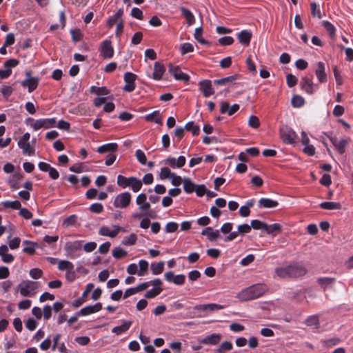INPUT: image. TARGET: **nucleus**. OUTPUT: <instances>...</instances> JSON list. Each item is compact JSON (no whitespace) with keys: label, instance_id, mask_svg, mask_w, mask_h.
<instances>
[{"label":"nucleus","instance_id":"4d7b16f0","mask_svg":"<svg viewBox=\"0 0 353 353\" xmlns=\"http://www.w3.org/2000/svg\"><path fill=\"white\" fill-rule=\"evenodd\" d=\"M135 157L137 159V161L141 164V165H145L147 163V158L145 154V153L140 149H138L136 150L135 152Z\"/></svg>","mask_w":353,"mask_h":353},{"label":"nucleus","instance_id":"1a4fd4ad","mask_svg":"<svg viewBox=\"0 0 353 353\" xmlns=\"http://www.w3.org/2000/svg\"><path fill=\"white\" fill-rule=\"evenodd\" d=\"M99 52L104 59H110L114 56V48L110 39H105L101 43Z\"/></svg>","mask_w":353,"mask_h":353},{"label":"nucleus","instance_id":"2eb2a0df","mask_svg":"<svg viewBox=\"0 0 353 353\" xmlns=\"http://www.w3.org/2000/svg\"><path fill=\"white\" fill-rule=\"evenodd\" d=\"M169 73L177 81L187 82L190 80V76L187 73L182 72L178 66L170 67Z\"/></svg>","mask_w":353,"mask_h":353},{"label":"nucleus","instance_id":"423d86ee","mask_svg":"<svg viewBox=\"0 0 353 353\" xmlns=\"http://www.w3.org/2000/svg\"><path fill=\"white\" fill-rule=\"evenodd\" d=\"M280 136L283 143L294 144L296 134L291 128L283 125L280 128Z\"/></svg>","mask_w":353,"mask_h":353},{"label":"nucleus","instance_id":"4c0bfd02","mask_svg":"<svg viewBox=\"0 0 353 353\" xmlns=\"http://www.w3.org/2000/svg\"><path fill=\"white\" fill-rule=\"evenodd\" d=\"M164 261H159L157 263H152L150 269L153 274L158 275L163 272L164 268Z\"/></svg>","mask_w":353,"mask_h":353},{"label":"nucleus","instance_id":"9b49d317","mask_svg":"<svg viewBox=\"0 0 353 353\" xmlns=\"http://www.w3.org/2000/svg\"><path fill=\"white\" fill-rule=\"evenodd\" d=\"M301 87L308 94H312L316 90V86L312 81V75L302 77Z\"/></svg>","mask_w":353,"mask_h":353},{"label":"nucleus","instance_id":"6ab92c4d","mask_svg":"<svg viewBox=\"0 0 353 353\" xmlns=\"http://www.w3.org/2000/svg\"><path fill=\"white\" fill-rule=\"evenodd\" d=\"M252 36V34L251 31L248 30H243L236 34L239 42L245 46H248L250 45Z\"/></svg>","mask_w":353,"mask_h":353},{"label":"nucleus","instance_id":"9d476101","mask_svg":"<svg viewBox=\"0 0 353 353\" xmlns=\"http://www.w3.org/2000/svg\"><path fill=\"white\" fill-rule=\"evenodd\" d=\"M137 77V76L131 72H127L124 74L123 80L125 83L123 88L124 92H132L135 90Z\"/></svg>","mask_w":353,"mask_h":353},{"label":"nucleus","instance_id":"79ce46f5","mask_svg":"<svg viewBox=\"0 0 353 353\" xmlns=\"http://www.w3.org/2000/svg\"><path fill=\"white\" fill-rule=\"evenodd\" d=\"M112 254L114 258L120 259L126 256L128 252L120 247H115L113 248Z\"/></svg>","mask_w":353,"mask_h":353},{"label":"nucleus","instance_id":"b1692460","mask_svg":"<svg viewBox=\"0 0 353 353\" xmlns=\"http://www.w3.org/2000/svg\"><path fill=\"white\" fill-rule=\"evenodd\" d=\"M258 205L260 208H273L278 206L279 203L272 199L261 198L259 199Z\"/></svg>","mask_w":353,"mask_h":353},{"label":"nucleus","instance_id":"39448f33","mask_svg":"<svg viewBox=\"0 0 353 353\" xmlns=\"http://www.w3.org/2000/svg\"><path fill=\"white\" fill-rule=\"evenodd\" d=\"M83 243L82 240L66 242L64 246L66 256L72 259L79 257L82 254Z\"/></svg>","mask_w":353,"mask_h":353},{"label":"nucleus","instance_id":"c03bdc74","mask_svg":"<svg viewBox=\"0 0 353 353\" xmlns=\"http://www.w3.org/2000/svg\"><path fill=\"white\" fill-rule=\"evenodd\" d=\"M288 265L285 267H279L275 268V273L281 278H290Z\"/></svg>","mask_w":353,"mask_h":353},{"label":"nucleus","instance_id":"052dcab7","mask_svg":"<svg viewBox=\"0 0 353 353\" xmlns=\"http://www.w3.org/2000/svg\"><path fill=\"white\" fill-rule=\"evenodd\" d=\"M29 275L33 279H39L42 276L43 271L39 268H32L29 271Z\"/></svg>","mask_w":353,"mask_h":353},{"label":"nucleus","instance_id":"4468645a","mask_svg":"<svg viewBox=\"0 0 353 353\" xmlns=\"http://www.w3.org/2000/svg\"><path fill=\"white\" fill-rule=\"evenodd\" d=\"M199 90L205 97H209L214 94V90L212 81L209 79H203L199 82Z\"/></svg>","mask_w":353,"mask_h":353},{"label":"nucleus","instance_id":"f8f14e48","mask_svg":"<svg viewBox=\"0 0 353 353\" xmlns=\"http://www.w3.org/2000/svg\"><path fill=\"white\" fill-rule=\"evenodd\" d=\"M165 279L169 283H173L176 285H182L185 281V276L183 274L174 275L172 271H169L164 274Z\"/></svg>","mask_w":353,"mask_h":353},{"label":"nucleus","instance_id":"72a5a7b5","mask_svg":"<svg viewBox=\"0 0 353 353\" xmlns=\"http://www.w3.org/2000/svg\"><path fill=\"white\" fill-rule=\"evenodd\" d=\"M281 225L279 223H273L272 225H268L266 223L265 232L268 234L275 236L281 232Z\"/></svg>","mask_w":353,"mask_h":353},{"label":"nucleus","instance_id":"7ed1b4c3","mask_svg":"<svg viewBox=\"0 0 353 353\" xmlns=\"http://www.w3.org/2000/svg\"><path fill=\"white\" fill-rule=\"evenodd\" d=\"M117 184L123 189L130 188L134 192H139L142 188V181L135 176L126 177L123 175H118Z\"/></svg>","mask_w":353,"mask_h":353},{"label":"nucleus","instance_id":"8fccbe9b","mask_svg":"<svg viewBox=\"0 0 353 353\" xmlns=\"http://www.w3.org/2000/svg\"><path fill=\"white\" fill-rule=\"evenodd\" d=\"M203 29L201 27L196 28L194 31L195 39L201 44H207L208 42L202 37Z\"/></svg>","mask_w":353,"mask_h":353},{"label":"nucleus","instance_id":"bf43d9fd","mask_svg":"<svg viewBox=\"0 0 353 353\" xmlns=\"http://www.w3.org/2000/svg\"><path fill=\"white\" fill-rule=\"evenodd\" d=\"M236 79L235 76H229L225 78H222L220 79H216L214 81V83L216 85H225L228 83H232L233 81Z\"/></svg>","mask_w":353,"mask_h":353},{"label":"nucleus","instance_id":"0e129e2a","mask_svg":"<svg viewBox=\"0 0 353 353\" xmlns=\"http://www.w3.org/2000/svg\"><path fill=\"white\" fill-rule=\"evenodd\" d=\"M77 216L75 214H72L64 219L63 225L65 227L74 225L77 221Z\"/></svg>","mask_w":353,"mask_h":353},{"label":"nucleus","instance_id":"a878e982","mask_svg":"<svg viewBox=\"0 0 353 353\" xmlns=\"http://www.w3.org/2000/svg\"><path fill=\"white\" fill-rule=\"evenodd\" d=\"M180 10L182 16L185 17L188 26H191L195 23V17L190 10L186 8L181 7Z\"/></svg>","mask_w":353,"mask_h":353},{"label":"nucleus","instance_id":"13d9d810","mask_svg":"<svg viewBox=\"0 0 353 353\" xmlns=\"http://www.w3.org/2000/svg\"><path fill=\"white\" fill-rule=\"evenodd\" d=\"M218 41L221 46H225L232 45L234 43V39L232 37L225 36L219 38Z\"/></svg>","mask_w":353,"mask_h":353},{"label":"nucleus","instance_id":"f704fd0d","mask_svg":"<svg viewBox=\"0 0 353 353\" xmlns=\"http://www.w3.org/2000/svg\"><path fill=\"white\" fill-rule=\"evenodd\" d=\"M74 268V264L68 260H60L58 263V269L61 271H71Z\"/></svg>","mask_w":353,"mask_h":353},{"label":"nucleus","instance_id":"c756f323","mask_svg":"<svg viewBox=\"0 0 353 353\" xmlns=\"http://www.w3.org/2000/svg\"><path fill=\"white\" fill-rule=\"evenodd\" d=\"M305 323L308 327H313L319 329L320 327V322L319 316L316 314L310 315L305 321Z\"/></svg>","mask_w":353,"mask_h":353},{"label":"nucleus","instance_id":"7c9ffc66","mask_svg":"<svg viewBox=\"0 0 353 353\" xmlns=\"http://www.w3.org/2000/svg\"><path fill=\"white\" fill-rule=\"evenodd\" d=\"M319 207L324 210H340L341 208V205L338 202L324 201L319 204Z\"/></svg>","mask_w":353,"mask_h":353},{"label":"nucleus","instance_id":"20e7f679","mask_svg":"<svg viewBox=\"0 0 353 353\" xmlns=\"http://www.w3.org/2000/svg\"><path fill=\"white\" fill-rule=\"evenodd\" d=\"M40 287V283L30 280H24L18 285V290L23 296H33Z\"/></svg>","mask_w":353,"mask_h":353},{"label":"nucleus","instance_id":"680f3d73","mask_svg":"<svg viewBox=\"0 0 353 353\" xmlns=\"http://www.w3.org/2000/svg\"><path fill=\"white\" fill-rule=\"evenodd\" d=\"M13 92V89L11 85H3L1 89V93L4 98L8 99Z\"/></svg>","mask_w":353,"mask_h":353},{"label":"nucleus","instance_id":"37998d69","mask_svg":"<svg viewBox=\"0 0 353 353\" xmlns=\"http://www.w3.org/2000/svg\"><path fill=\"white\" fill-rule=\"evenodd\" d=\"M185 129L188 131H191L193 136L198 135L200 132L199 125H194L193 121L188 122L185 125Z\"/></svg>","mask_w":353,"mask_h":353},{"label":"nucleus","instance_id":"f3484780","mask_svg":"<svg viewBox=\"0 0 353 353\" xmlns=\"http://www.w3.org/2000/svg\"><path fill=\"white\" fill-rule=\"evenodd\" d=\"M239 105L234 103L230 105L227 101L223 102L221 104L220 112L221 114H227L229 116L233 115L239 110Z\"/></svg>","mask_w":353,"mask_h":353},{"label":"nucleus","instance_id":"5fc2aeb1","mask_svg":"<svg viewBox=\"0 0 353 353\" xmlns=\"http://www.w3.org/2000/svg\"><path fill=\"white\" fill-rule=\"evenodd\" d=\"M139 270L138 272V275L142 276L145 274V272L148 268V263L147 261L141 259L139 261Z\"/></svg>","mask_w":353,"mask_h":353},{"label":"nucleus","instance_id":"a211bd4d","mask_svg":"<svg viewBox=\"0 0 353 353\" xmlns=\"http://www.w3.org/2000/svg\"><path fill=\"white\" fill-rule=\"evenodd\" d=\"M290 278L300 277L306 274V269L301 265L295 264L288 265Z\"/></svg>","mask_w":353,"mask_h":353},{"label":"nucleus","instance_id":"de8ad7c7","mask_svg":"<svg viewBox=\"0 0 353 353\" xmlns=\"http://www.w3.org/2000/svg\"><path fill=\"white\" fill-rule=\"evenodd\" d=\"M233 345L230 341L223 342L219 348L215 350L216 353H223V351H230L232 349Z\"/></svg>","mask_w":353,"mask_h":353},{"label":"nucleus","instance_id":"603ef678","mask_svg":"<svg viewBox=\"0 0 353 353\" xmlns=\"http://www.w3.org/2000/svg\"><path fill=\"white\" fill-rule=\"evenodd\" d=\"M251 227L254 230H262L265 231L266 228V223L258 219H254L251 221Z\"/></svg>","mask_w":353,"mask_h":353},{"label":"nucleus","instance_id":"5701e85b","mask_svg":"<svg viewBox=\"0 0 353 353\" xmlns=\"http://www.w3.org/2000/svg\"><path fill=\"white\" fill-rule=\"evenodd\" d=\"M118 150V144L117 143H108L98 147L97 152L99 154L106 152H114Z\"/></svg>","mask_w":353,"mask_h":353},{"label":"nucleus","instance_id":"6e6d98bb","mask_svg":"<svg viewBox=\"0 0 353 353\" xmlns=\"http://www.w3.org/2000/svg\"><path fill=\"white\" fill-rule=\"evenodd\" d=\"M181 53L182 55L192 52L194 51V46L190 43H183L180 47Z\"/></svg>","mask_w":353,"mask_h":353},{"label":"nucleus","instance_id":"f03ea898","mask_svg":"<svg viewBox=\"0 0 353 353\" xmlns=\"http://www.w3.org/2000/svg\"><path fill=\"white\" fill-rule=\"evenodd\" d=\"M56 118H42L34 119L32 117H27L25 123L33 130L37 131L40 129H49L56 126Z\"/></svg>","mask_w":353,"mask_h":353},{"label":"nucleus","instance_id":"a18cd8bd","mask_svg":"<svg viewBox=\"0 0 353 353\" xmlns=\"http://www.w3.org/2000/svg\"><path fill=\"white\" fill-rule=\"evenodd\" d=\"M23 243L26 246L23 248V251L29 255H33L35 253V243L28 241H24Z\"/></svg>","mask_w":353,"mask_h":353},{"label":"nucleus","instance_id":"58836bf2","mask_svg":"<svg viewBox=\"0 0 353 353\" xmlns=\"http://www.w3.org/2000/svg\"><path fill=\"white\" fill-rule=\"evenodd\" d=\"M183 190L186 193L190 194L194 192L196 185L191 181L189 178H185L183 180Z\"/></svg>","mask_w":353,"mask_h":353},{"label":"nucleus","instance_id":"4be33fe9","mask_svg":"<svg viewBox=\"0 0 353 353\" xmlns=\"http://www.w3.org/2000/svg\"><path fill=\"white\" fill-rule=\"evenodd\" d=\"M315 74L320 83H324L327 81V75L325 72V63L323 62L319 61L317 63V68Z\"/></svg>","mask_w":353,"mask_h":353},{"label":"nucleus","instance_id":"0eeeda50","mask_svg":"<svg viewBox=\"0 0 353 353\" xmlns=\"http://www.w3.org/2000/svg\"><path fill=\"white\" fill-rule=\"evenodd\" d=\"M132 195L129 192L119 194L114 199L113 205L116 208H126L130 203Z\"/></svg>","mask_w":353,"mask_h":353},{"label":"nucleus","instance_id":"09e8293b","mask_svg":"<svg viewBox=\"0 0 353 353\" xmlns=\"http://www.w3.org/2000/svg\"><path fill=\"white\" fill-rule=\"evenodd\" d=\"M137 241V236L135 234H131L123 238L122 243L125 245H133Z\"/></svg>","mask_w":353,"mask_h":353},{"label":"nucleus","instance_id":"338daca9","mask_svg":"<svg viewBox=\"0 0 353 353\" xmlns=\"http://www.w3.org/2000/svg\"><path fill=\"white\" fill-rule=\"evenodd\" d=\"M298 82L297 78L292 74H288L286 76V83L288 87L292 88L296 85Z\"/></svg>","mask_w":353,"mask_h":353},{"label":"nucleus","instance_id":"e2e57ef3","mask_svg":"<svg viewBox=\"0 0 353 353\" xmlns=\"http://www.w3.org/2000/svg\"><path fill=\"white\" fill-rule=\"evenodd\" d=\"M162 292L161 288H152L145 294V299H152L158 296Z\"/></svg>","mask_w":353,"mask_h":353},{"label":"nucleus","instance_id":"f257e3e1","mask_svg":"<svg viewBox=\"0 0 353 353\" xmlns=\"http://www.w3.org/2000/svg\"><path fill=\"white\" fill-rule=\"evenodd\" d=\"M267 288L263 284H255L243 289L237 295L241 301H247L257 299L264 294Z\"/></svg>","mask_w":353,"mask_h":353},{"label":"nucleus","instance_id":"864d4df0","mask_svg":"<svg viewBox=\"0 0 353 353\" xmlns=\"http://www.w3.org/2000/svg\"><path fill=\"white\" fill-rule=\"evenodd\" d=\"M204 305H205V308L206 309L207 313L208 312L221 310L225 307V305L217 304V303H208V304H204Z\"/></svg>","mask_w":353,"mask_h":353},{"label":"nucleus","instance_id":"dca6fc26","mask_svg":"<svg viewBox=\"0 0 353 353\" xmlns=\"http://www.w3.org/2000/svg\"><path fill=\"white\" fill-rule=\"evenodd\" d=\"M102 309V303L100 302L96 303L92 305H88L83 308H81L79 311H78V314H80L81 316H88L97 312H99Z\"/></svg>","mask_w":353,"mask_h":353},{"label":"nucleus","instance_id":"c85d7f7f","mask_svg":"<svg viewBox=\"0 0 353 353\" xmlns=\"http://www.w3.org/2000/svg\"><path fill=\"white\" fill-rule=\"evenodd\" d=\"M18 146L23 150V154L29 156H33L35 152L34 148L30 145V142L22 143V141H18Z\"/></svg>","mask_w":353,"mask_h":353},{"label":"nucleus","instance_id":"cd10ccee","mask_svg":"<svg viewBox=\"0 0 353 353\" xmlns=\"http://www.w3.org/2000/svg\"><path fill=\"white\" fill-rule=\"evenodd\" d=\"M202 234L206 235L209 241H213L219 236V231L218 230H213L212 228L208 227L202 231Z\"/></svg>","mask_w":353,"mask_h":353},{"label":"nucleus","instance_id":"ea45409f","mask_svg":"<svg viewBox=\"0 0 353 353\" xmlns=\"http://www.w3.org/2000/svg\"><path fill=\"white\" fill-rule=\"evenodd\" d=\"M322 26L329 33V35L331 38H334L335 37L336 28L332 23L328 21H323Z\"/></svg>","mask_w":353,"mask_h":353},{"label":"nucleus","instance_id":"69168bd1","mask_svg":"<svg viewBox=\"0 0 353 353\" xmlns=\"http://www.w3.org/2000/svg\"><path fill=\"white\" fill-rule=\"evenodd\" d=\"M89 209L92 213L99 214L103 212V206L100 203H94L90 206Z\"/></svg>","mask_w":353,"mask_h":353},{"label":"nucleus","instance_id":"3c124183","mask_svg":"<svg viewBox=\"0 0 353 353\" xmlns=\"http://www.w3.org/2000/svg\"><path fill=\"white\" fill-rule=\"evenodd\" d=\"M311 8V13L314 17H317L321 19L322 17L321 10L319 6L317 5L315 2H312L310 4Z\"/></svg>","mask_w":353,"mask_h":353},{"label":"nucleus","instance_id":"473e14b6","mask_svg":"<svg viewBox=\"0 0 353 353\" xmlns=\"http://www.w3.org/2000/svg\"><path fill=\"white\" fill-rule=\"evenodd\" d=\"M99 234L101 236H109L110 238H114L117 236V232L115 228L111 230L108 226L103 225L101 227L99 230Z\"/></svg>","mask_w":353,"mask_h":353},{"label":"nucleus","instance_id":"aec40b11","mask_svg":"<svg viewBox=\"0 0 353 353\" xmlns=\"http://www.w3.org/2000/svg\"><path fill=\"white\" fill-rule=\"evenodd\" d=\"M121 321L122 324L121 325L115 326L112 329V332L117 336L126 332L133 323L132 321L122 320Z\"/></svg>","mask_w":353,"mask_h":353},{"label":"nucleus","instance_id":"49530a36","mask_svg":"<svg viewBox=\"0 0 353 353\" xmlns=\"http://www.w3.org/2000/svg\"><path fill=\"white\" fill-rule=\"evenodd\" d=\"M304 99L299 95H294L291 100L292 105L294 108H301L304 105Z\"/></svg>","mask_w":353,"mask_h":353},{"label":"nucleus","instance_id":"ddd939ff","mask_svg":"<svg viewBox=\"0 0 353 353\" xmlns=\"http://www.w3.org/2000/svg\"><path fill=\"white\" fill-rule=\"evenodd\" d=\"M329 139L339 154H342L345 152V148L349 142L348 139L338 140L337 137L333 136L329 137Z\"/></svg>","mask_w":353,"mask_h":353},{"label":"nucleus","instance_id":"e433bc0d","mask_svg":"<svg viewBox=\"0 0 353 353\" xmlns=\"http://www.w3.org/2000/svg\"><path fill=\"white\" fill-rule=\"evenodd\" d=\"M90 92L99 96H105L110 94V91L106 87H97L95 85H92L90 87Z\"/></svg>","mask_w":353,"mask_h":353},{"label":"nucleus","instance_id":"393cba45","mask_svg":"<svg viewBox=\"0 0 353 353\" xmlns=\"http://www.w3.org/2000/svg\"><path fill=\"white\" fill-rule=\"evenodd\" d=\"M221 339V335L219 334H212L207 336L201 340V343L205 345H216L219 343Z\"/></svg>","mask_w":353,"mask_h":353},{"label":"nucleus","instance_id":"412c9836","mask_svg":"<svg viewBox=\"0 0 353 353\" xmlns=\"http://www.w3.org/2000/svg\"><path fill=\"white\" fill-rule=\"evenodd\" d=\"M165 71V69L163 64L159 62H155L154 65V72H152L151 78L155 81H160L162 79Z\"/></svg>","mask_w":353,"mask_h":353},{"label":"nucleus","instance_id":"bb28decb","mask_svg":"<svg viewBox=\"0 0 353 353\" xmlns=\"http://www.w3.org/2000/svg\"><path fill=\"white\" fill-rule=\"evenodd\" d=\"M145 119L147 121L154 122L157 124H162L161 117L159 110H154L152 112L145 115Z\"/></svg>","mask_w":353,"mask_h":353},{"label":"nucleus","instance_id":"c9c22d12","mask_svg":"<svg viewBox=\"0 0 353 353\" xmlns=\"http://www.w3.org/2000/svg\"><path fill=\"white\" fill-rule=\"evenodd\" d=\"M123 14V9L119 8L117 12L112 16L110 17L107 21V25L109 28H112L117 22V21Z\"/></svg>","mask_w":353,"mask_h":353},{"label":"nucleus","instance_id":"774afa93","mask_svg":"<svg viewBox=\"0 0 353 353\" xmlns=\"http://www.w3.org/2000/svg\"><path fill=\"white\" fill-rule=\"evenodd\" d=\"M179 225L176 222L170 221L168 222L166 225L165 230L167 233H172L177 230Z\"/></svg>","mask_w":353,"mask_h":353},{"label":"nucleus","instance_id":"6e6552de","mask_svg":"<svg viewBox=\"0 0 353 353\" xmlns=\"http://www.w3.org/2000/svg\"><path fill=\"white\" fill-rule=\"evenodd\" d=\"M39 79L37 77H32L31 72H26V79L21 82V86L28 88V92L30 93L35 90L39 85Z\"/></svg>","mask_w":353,"mask_h":353},{"label":"nucleus","instance_id":"a19ab883","mask_svg":"<svg viewBox=\"0 0 353 353\" xmlns=\"http://www.w3.org/2000/svg\"><path fill=\"white\" fill-rule=\"evenodd\" d=\"M2 205L5 208H11L13 210H19L21 204L19 201H6L2 202Z\"/></svg>","mask_w":353,"mask_h":353},{"label":"nucleus","instance_id":"2f4dec72","mask_svg":"<svg viewBox=\"0 0 353 353\" xmlns=\"http://www.w3.org/2000/svg\"><path fill=\"white\" fill-rule=\"evenodd\" d=\"M318 283L323 288H331L335 283V279L332 277H319L317 279Z\"/></svg>","mask_w":353,"mask_h":353}]
</instances>
